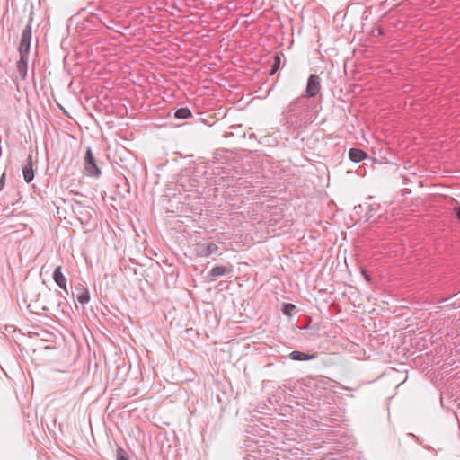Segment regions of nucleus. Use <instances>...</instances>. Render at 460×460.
<instances>
[{
	"mask_svg": "<svg viewBox=\"0 0 460 460\" xmlns=\"http://www.w3.org/2000/svg\"><path fill=\"white\" fill-rule=\"evenodd\" d=\"M20 59L17 62V70L20 76L24 79L27 75L29 51L19 50Z\"/></svg>",
	"mask_w": 460,
	"mask_h": 460,
	"instance_id": "6",
	"label": "nucleus"
},
{
	"mask_svg": "<svg viewBox=\"0 0 460 460\" xmlns=\"http://www.w3.org/2000/svg\"><path fill=\"white\" fill-rule=\"evenodd\" d=\"M218 246L214 243H198L195 245V252L198 256L208 257L217 252Z\"/></svg>",
	"mask_w": 460,
	"mask_h": 460,
	"instance_id": "4",
	"label": "nucleus"
},
{
	"mask_svg": "<svg viewBox=\"0 0 460 460\" xmlns=\"http://www.w3.org/2000/svg\"><path fill=\"white\" fill-rule=\"evenodd\" d=\"M76 291V299L77 301L82 304L85 305L90 301V293L86 287H84L82 284H79L75 287Z\"/></svg>",
	"mask_w": 460,
	"mask_h": 460,
	"instance_id": "9",
	"label": "nucleus"
},
{
	"mask_svg": "<svg viewBox=\"0 0 460 460\" xmlns=\"http://www.w3.org/2000/svg\"><path fill=\"white\" fill-rule=\"evenodd\" d=\"M321 91V79L319 75L311 74L307 79L306 87L301 96L305 99L315 97Z\"/></svg>",
	"mask_w": 460,
	"mask_h": 460,
	"instance_id": "3",
	"label": "nucleus"
},
{
	"mask_svg": "<svg viewBox=\"0 0 460 460\" xmlns=\"http://www.w3.org/2000/svg\"><path fill=\"white\" fill-rule=\"evenodd\" d=\"M192 117L189 108H179L174 111V118L178 119H186Z\"/></svg>",
	"mask_w": 460,
	"mask_h": 460,
	"instance_id": "13",
	"label": "nucleus"
},
{
	"mask_svg": "<svg viewBox=\"0 0 460 460\" xmlns=\"http://www.w3.org/2000/svg\"><path fill=\"white\" fill-rule=\"evenodd\" d=\"M116 457H117V460H129L127 457L126 451L123 448H121V447H119L117 449Z\"/></svg>",
	"mask_w": 460,
	"mask_h": 460,
	"instance_id": "16",
	"label": "nucleus"
},
{
	"mask_svg": "<svg viewBox=\"0 0 460 460\" xmlns=\"http://www.w3.org/2000/svg\"><path fill=\"white\" fill-rule=\"evenodd\" d=\"M31 21L32 18H30L29 23L22 30L19 50L30 51L31 40Z\"/></svg>",
	"mask_w": 460,
	"mask_h": 460,
	"instance_id": "5",
	"label": "nucleus"
},
{
	"mask_svg": "<svg viewBox=\"0 0 460 460\" xmlns=\"http://www.w3.org/2000/svg\"><path fill=\"white\" fill-rule=\"evenodd\" d=\"M361 272H362V275L364 276V278H365V279L367 281H370L371 280L370 276L366 272L365 270H361Z\"/></svg>",
	"mask_w": 460,
	"mask_h": 460,
	"instance_id": "19",
	"label": "nucleus"
},
{
	"mask_svg": "<svg viewBox=\"0 0 460 460\" xmlns=\"http://www.w3.org/2000/svg\"><path fill=\"white\" fill-rule=\"evenodd\" d=\"M5 184V172H4L0 177V191L4 189Z\"/></svg>",
	"mask_w": 460,
	"mask_h": 460,
	"instance_id": "17",
	"label": "nucleus"
},
{
	"mask_svg": "<svg viewBox=\"0 0 460 460\" xmlns=\"http://www.w3.org/2000/svg\"><path fill=\"white\" fill-rule=\"evenodd\" d=\"M231 271H232L231 267L216 266V267L212 268L211 270L209 271V276L214 277V278L220 277V276L228 274Z\"/></svg>",
	"mask_w": 460,
	"mask_h": 460,
	"instance_id": "12",
	"label": "nucleus"
},
{
	"mask_svg": "<svg viewBox=\"0 0 460 460\" xmlns=\"http://www.w3.org/2000/svg\"><path fill=\"white\" fill-rule=\"evenodd\" d=\"M84 170L86 173L93 178H99L102 174L101 168L98 166L96 160L93 156L92 149L87 148L84 155Z\"/></svg>",
	"mask_w": 460,
	"mask_h": 460,
	"instance_id": "2",
	"label": "nucleus"
},
{
	"mask_svg": "<svg viewBox=\"0 0 460 460\" xmlns=\"http://www.w3.org/2000/svg\"><path fill=\"white\" fill-rule=\"evenodd\" d=\"M296 306L291 303H285L282 306V313L287 316H291L292 312L296 310Z\"/></svg>",
	"mask_w": 460,
	"mask_h": 460,
	"instance_id": "14",
	"label": "nucleus"
},
{
	"mask_svg": "<svg viewBox=\"0 0 460 460\" xmlns=\"http://www.w3.org/2000/svg\"><path fill=\"white\" fill-rule=\"evenodd\" d=\"M280 62H281L280 58L278 55H276L274 57V62H273V65H272L270 72V75H274L279 69Z\"/></svg>",
	"mask_w": 460,
	"mask_h": 460,
	"instance_id": "15",
	"label": "nucleus"
},
{
	"mask_svg": "<svg viewBox=\"0 0 460 460\" xmlns=\"http://www.w3.org/2000/svg\"><path fill=\"white\" fill-rule=\"evenodd\" d=\"M22 176L27 183H30L34 179V171L32 168V155L28 157L27 164L22 168Z\"/></svg>",
	"mask_w": 460,
	"mask_h": 460,
	"instance_id": "10",
	"label": "nucleus"
},
{
	"mask_svg": "<svg viewBox=\"0 0 460 460\" xmlns=\"http://www.w3.org/2000/svg\"><path fill=\"white\" fill-rule=\"evenodd\" d=\"M367 157V155L365 151L359 148H350L349 150V158L355 163H358L363 161Z\"/></svg>",
	"mask_w": 460,
	"mask_h": 460,
	"instance_id": "11",
	"label": "nucleus"
},
{
	"mask_svg": "<svg viewBox=\"0 0 460 460\" xmlns=\"http://www.w3.org/2000/svg\"><path fill=\"white\" fill-rule=\"evenodd\" d=\"M453 212H454V215L456 216V217L460 221V206L455 208L453 209Z\"/></svg>",
	"mask_w": 460,
	"mask_h": 460,
	"instance_id": "18",
	"label": "nucleus"
},
{
	"mask_svg": "<svg viewBox=\"0 0 460 460\" xmlns=\"http://www.w3.org/2000/svg\"><path fill=\"white\" fill-rule=\"evenodd\" d=\"M311 102L299 96L292 101L282 112V123L288 129H296L312 122Z\"/></svg>",
	"mask_w": 460,
	"mask_h": 460,
	"instance_id": "1",
	"label": "nucleus"
},
{
	"mask_svg": "<svg viewBox=\"0 0 460 460\" xmlns=\"http://www.w3.org/2000/svg\"><path fill=\"white\" fill-rule=\"evenodd\" d=\"M288 358L294 361H307V360H312V359L316 358L317 354L316 353L309 354V353H305L303 351L295 350L288 354Z\"/></svg>",
	"mask_w": 460,
	"mask_h": 460,
	"instance_id": "8",
	"label": "nucleus"
},
{
	"mask_svg": "<svg viewBox=\"0 0 460 460\" xmlns=\"http://www.w3.org/2000/svg\"><path fill=\"white\" fill-rule=\"evenodd\" d=\"M53 279L55 281V283L61 288L63 289L64 291H66V293H68L67 291V288H66V278L65 277V275L62 273V270H61V266H58L54 272H53Z\"/></svg>",
	"mask_w": 460,
	"mask_h": 460,
	"instance_id": "7",
	"label": "nucleus"
}]
</instances>
